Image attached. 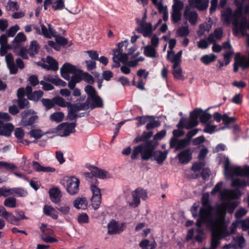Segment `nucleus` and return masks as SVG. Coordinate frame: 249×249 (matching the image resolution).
Instances as JSON below:
<instances>
[{
    "label": "nucleus",
    "instance_id": "29",
    "mask_svg": "<svg viewBox=\"0 0 249 249\" xmlns=\"http://www.w3.org/2000/svg\"><path fill=\"white\" fill-rule=\"evenodd\" d=\"M233 249H243L246 246V241L244 238L241 235H238L233 238Z\"/></svg>",
    "mask_w": 249,
    "mask_h": 249
},
{
    "label": "nucleus",
    "instance_id": "4",
    "mask_svg": "<svg viewBox=\"0 0 249 249\" xmlns=\"http://www.w3.org/2000/svg\"><path fill=\"white\" fill-rule=\"evenodd\" d=\"M128 43L124 41L119 43L118 48L113 51V60L115 63L113 67H119L120 62L125 63L128 60V54L125 53L128 46Z\"/></svg>",
    "mask_w": 249,
    "mask_h": 249
},
{
    "label": "nucleus",
    "instance_id": "49",
    "mask_svg": "<svg viewBox=\"0 0 249 249\" xmlns=\"http://www.w3.org/2000/svg\"><path fill=\"white\" fill-rule=\"evenodd\" d=\"M225 216V215L224 216V217ZM224 220H225V217L224 218V219H223V223H224V225H225V232H228L229 234L228 235V236L231 234L234 233L237 228H239L238 220H236L232 223L230 227V232H229L227 230V224L226 223Z\"/></svg>",
    "mask_w": 249,
    "mask_h": 249
},
{
    "label": "nucleus",
    "instance_id": "33",
    "mask_svg": "<svg viewBox=\"0 0 249 249\" xmlns=\"http://www.w3.org/2000/svg\"><path fill=\"white\" fill-rule=\"evenodd\" d=\"M167 59L174 64L180 65L181 59L177 57L173 51H168L167 55Z\"/></svg>",
    "mask_w": 249,
    "mask_h": 249
},
{
    "label": "nucleus",
    "instance_id": "13",
    "mask_svg": "<svg viewBox=\"0 0 249 249\" xmlns=\"http://www.w3.org/2000/svg\"><path fill=\"white\" fill-rule=\"evenodd\" d=\"M22 120L20 124L26 126L34 124L38 119V116L35 114L32 109L25 110L21 113Z\"/></svg>",
    "mask_w": 249,
    "mask_h": 249
},
{
    "label": "nucleus",
    "instance_id": "59",
    "mask_svg": "<svg viewBox=\"0 0 249 249\" xmlns=\"http://www.w3.org/2000/svg\"><path fill=\"white\" fill-rule=\"evenodd\" d=\"M85 91L87 94L89 95L90 98H91L97 94L96 92L92 86L88 85L85 88Z\"/></svg>",
    "mask_w": 249,
    "mask_h": 249
},
{
    "label": "nucleus",
    "instance_id": "30",
    "mask_svg": "<svg viewBox=\"0 0 249 249\" xmlns=\"http://www.w3.org/2000/svg\"><path fill=\"white\" fill-rule=\"evenodd\" d=\"M33 166L34 169L37 172H54L55 171V168L53 167L42 166L36 161L33 162Z\"/></svg>",
    "mask_w": 249,
    "mask_h": 249
},
{
    "label": "nucleus",
    "instance_id": "45",
    "mask_svg": "<svg viewBox=\"0 0 249 249\" xmlns=\"http://www.w3.org/2000/svg\"><path fill=\"white\" fill-rule=\"evenodd\" d=\"M209 0H199L193 6L199 10H204L207 8Z\"/></svg>",
    "mask_w": 249,
    "mask_h": 249
},
{
    "label": "nucleus",
    "instance_id": "26",
    "mask_svg": "<svg viewBox=\"0 0 249 249\" xmlns=\"http://www.w3.org/2000/svg\"><path fill=\"white\" fill-rule=\"evenodd\" d=\"M168 154V152L165 151H154V149L153 150V152L152 153V157H153L154 159L156 160V161L160 164H161L163 163L164 160L166 159L167 155Z\"/></svg>",
    "mask_w": 249,
    "mask_h": 249
},
{
    "label": "nucleus",
    "instance_id": "7",
    "mask_svg": "<svg viewBox=\"0 0 249 249\" xmlns=\"http://www.w3.org/2000/svg\"><path fill=\"white\" fill-rule=\"evenodd\" d=\"M200 110H195L190 114V118L186 122V120L184 118L180 119L179 123L177 124L178 128L185 127L187 129H189L198 124V118L199 116Z\"/></svg>",
    "mask_w": 249,
    "mask_h": 249
},
{
    "label": "nucleus",
    "instance_id": "39",
    "mask_svg": "<svg viewBox=\"0 0 249 249\" xmlns=\"http://www.w3.org/2000/svg\"><path fill=\"white\" fill-rule=\"evenodd\" d=\"M46 62L49 64V66L47 65V69L53 71H57L58 70V62L52 57L48 56L46 58Z\"/></svg>",
    "mask_w": 249,
    "mask_h": 249
},
{
    "label": "nucleus",
    "instance_id": "22",
    "mask_svg": "<svg viewBox=\"0 0 249 249\" xmlns=\"http://www.w3.org/2000/svg\"><path fill=\"white\" fill-rule=\"evenodd\" d=\"M73 205L77 209L84 210L87 209L88 203L85 197H78L73 200Z\"/></svg>",
    "mask_w": 249,
    "mask_h": 249
},
{
    "label": "nucleus",
    "instance_id": "15",
    "mask_svg": "<svg viewBox=\"0 0 249 249\" xmlns=\"http://www.w3.org/2000/svg\"><path fill=\"white\" fill-rule=\"evenodd\" d=\"M75 127L74 123H62L57 127L58 134L61 137L67 136L74 131Z\"/></svg>",
    "mask_w": 249,
    "mask_h": 249
},
{
    "label": "nucleus",
    "instance_id": "21",
    "mask_svg": "<svg viewBox=\"0 0 249 249\" xmlns=\"http://www.w3.org/2000/svg\"><path fill=\"white\" fill-rule=\"evenodd\" d=\"M50 5L54 10H61L65 8L64 0H50V2L46 5L45 4V1H44L43 7L44 9L47 10L48 6Z\"/></svg>",
    "mask_w": 249,
    "mask_h": 249
},
{
    "label": "nucleus",
    "instance_id": "62",
    "mask_svg": "<svg viewBox=\"0 0 249 249\" xmlns=\"http://www.w3.org/2000/svg\"><path fill=\"white\" fill-rule=\"evenodd\" d=\"M248 213V211L244 208H240L238 209L235 213V216L236 218H239L244 216Z\"/></svg>",
    "mask_w": 249,
    "mask_h": 249
},
{
    "label": "nucleus",
    "instance_id": "50",
    "mask_svg": "<svg viewBox=\"0 0 249 249\" xmlns=\"http://www.w3.org/2000/svg\"><path fill=\"white\" fill-rule=\"evenodd\" d=\"M62 214L68 215L71 214V207L67 205H62L56 208Z\"/></svg>",
    "mask_w": 249,
    "mask_h": 249
},
{
    "label": "nucleus",
    "instance_id": "11",
    "mask_svg": "<svg viewBox=\"0 0 249 249\" xmlns=\"http://www.w3.org/2000/svg\"><path fill=\"white\" fill-rule=\"evenodd\" d=\"M86 167L91 172L93 176L100 179H107L113 178V175L108 171L99 168L90 164H87Z\"/></svg>",
    "mask_w": 249,
    "mask_h": 249
},
{
    "label": "nucleus",
    "instance_id": "28",
    "mask_svg": "<svg viewBox=\"0 0 249 249\" xmlns=\"http://www.w3.org/2000/svg\"><path fill=\"white\" fill-rule=\"evenodd\" d=\"M14 126L11 123L3 124L0 129V135L9 137L14 130Z\"/></svg>",
    "mask_w": 249,
    "mask_h": 249
},
{
    "label": "nucleus",
    "instance_id": "12",
    "mask_svg": "<svg viewBox=\"0 0 249 249\" xmlns=\"http://www.w3.org/2000/svg\"><path fill=\"white\" fill-rule=\"evenodd\" d=\"M223 36V31L221 28H218L214 31L213 34H211L208 37V40L210 43H213V46L212 50L213 52L218 53L221 49L222 47L216 44L215 42L217 40H220Z\"/></svg>",
    "mask_w": 249,
    "mask_h": 249
},
{
    "label": "nucleus",
    "instance_id": "34",
    "mask_svg": "<svg viewBox=\"0 0 249 249\" xmlns=\"http://www.w3.org/2000/svg\"><path fill=\"white\" fill-rule=\"evenodd\" d=\"M189 143V140H188L187 138L181 140H178V139L174 145H170V147H175L176 150H178L188 145Z\"/></svg>",
    "mask_w": 249,
    "mask_h": 249
},
{
    "label": "nucleus",
    "instance_id": "2",
    "mask_svg": "<svg viewBox=\"0 0 249 249\" xmlns=\"http://www.w3.org/2000/svg\"><path fill=\"white\" fill-rule=\"evenodd\" d=\"M224 174L226 178H233L237 176L240 177L232 179L231 186L233 187H244L249 186V166L241 168L237 166H230L228 158L224 157Z\"/></svg>",
    "mask_w": 249,
    "mask_h": 249
},
{
    "label": "nucleus",
    "instance_id": "19",
    "mask_svg": "<svg viewBox=\"0 0 249 249\" xmlns=\"http://www.w3.org/2000/svg\"><path fill=\"white\" fill-rule=\"evenodd\" d=\"M124 226L123 223H119L112 220L107 224V232L109 234L120 233L123 231Z\"/></svg>",
    "mask_w": 249,
    "mask_h": 249
},
{
    "label": "nucleus",
    "instance_id": "46",
    "mask_svg": "<svg viewBox=\"0 0 249 249\" xmlns=\"http://www.w3.org/2000/svg\"><path fill=\"white\" fill-rule=\"evenodd\" d=\"M216 59V56L213 54H210L203 55L201 58V61L205 65H208L211 62H213Z\"/></svg>",
    "mask_w": 249,
    "mask_h": 249
},
{
    "label": "nucleus",
    "instance_id": "9",
    "mask_svg": "<svg viewBox=\"0 0 249 249\" xmlns=\"http://www.w3.org/2000/svg\"><path fill=\"white\" fill-rule=\"evenodd\" d=\"M33 27L37 34L42 35L46 38H51L53 36H55L56 31L50 24H47V26L40 24L39 27L33 25Z\"/></svg>",
    "mask_w": 249,
    "mask_h": 249
},
{
    "label": "nucleus",
    "instance_id": "5",
    "mask_svg": "<svg viewBox=\"0 0 249 249\" xmlns=\"http://www.w3.org/2000/svg\"><path fill=\"white\" fill-rule=\"evenodd\" d=\"M60 183L65 187L67 192L71 196L76 195L79 191L80 180L75 177H65L61 180Z\"/></svg>",
    "mask_w": 249,
    "mask_h": 249
},
{
    "label": "nucleus",
    "instance_id": "20",
    "mask_svg": "<svg viewBox=\"0 0 249 249\" xmlns=\"http://www.w3.org/2000/svg\"><path fill=\"white\" fill-rule=\"evenodd\" d=\"M26 96L30 100L37 101L39 100L43 94V92L41 90H36L32 93V88L28 86L26 88Z\"/></svg>",
    "mask_w": 249,
    "mask_h": 249
},
{
    "label": "nucleus",
    "instance_id": "17",
    "mask_svg": "<svg viewBox=\"0 0 249 249\" xmlns=\"http://www.w3.org/2000/svg\"><path fill=\"white\" fill-rule=\"evenodd\" d=\"M184 17L192 25H195L197 23L198 15L190 6H187L185 7Z\"/></svg>",
    "mask_w": 249,
    "mask_h": 249
},
{
    "label": "nucleus",
    "instance_id": "63",
    "mask_svg": "<svg viewBox=\"0 0 249 249\" xmlns=\"http://www.w3.org/2000/svg\"><path fill=\"white\" fill-rule=\"evenodd\" d=\"M210 44L208 39H203L197 42V46L200 49H205L208 47Z\"/></svg>",
    "mask_w": 249,
    "mask_h": 249
},
{
    "label": "nucleus",
    "instance_id": "23",
    "mask_svg": "<svg viewBox=\"0 0 249 249\" xmlns=\"http://www.w3.org/2000/svg\"><path fill=\"white\" fill-rule=\"evenodd\" d=\"M49 193L50 198L53 203H57L60 202L62 195L60 189L58 187L51 188Z\"/></svg>",
    "mask_w": 249,
    "mask_h": 249
},
{
    "label": "nucleus",
    "instance_id": "48",
    "mask_svg": "<svg viewBox=\"0 0 249 249\" xmlns=\"http://www.w3.org/2000/svg\"><path fill=\"white\" fill-rule=\"evenodd\" d=\"M39 49V45L36 41H33L31 42L29 50V53L30 55H34L37 53Z\"/></svg>",
    "mask_w": 249,
    "mask_h": 249
},
{
    "label": "nucleus",
    "instance_id": "8",
    "mask_svg": "<svg viewBox=\"0 0 249 249\" xmlns=\"http://www.w3.org/2000/svg\"><path fill=\"white\" fill-rule=\"evenodd\" d=\"M132 199H128L127 203L129 206L133 208L137 207L140 203V198L145 200L147 198V194L145 190L138 188L131 193Z\"/></svg>",
    "mask_w": 249,
    "mask_h": 249
},
{
    "label": "nucleus",
    "instance_id": "43",
    "mask_svg": "<svg viewBox=\"0 0 249 249\" xmlns=\"http://www.w3.org/2000/svg\"><path fill=\"white\" fill-rule=\"evenodd\" d=\"M184 134V132L180 129L175 130L173 131V137L171 138L170 142V145H174L178 138Z\"/></svg>",
    "mask_w": 249,
    "mask_h": 249
},
{
    "label": "nucleus",
    "instance_id": "40",
    "mask_svg": "<svg viewBox=\"0 0 249 249\" xmlns=\"http://www.w3.org/2000/svg\"><path fill=\"white\" fill-rule=\"evenodd\" d=\"M144 54L147 57L155 58L157 57L155 48L151 45H147L144 48Z\"/></svg>",
    "mask_w": 249,
    "mask_h": 249
},
{
    "label": "nucleus",
    "instance_id": "35",
    "mask_svg": "<svg viewBox=\"0 0 249 249\" xmlns=\"http://www.w3.org/2000/svg\"><path fill=\"white\" fill-rule=\"evenodd\" d=\"M65 117V115L62 112H55L50 115V120L52 122L59 123L62 122Z\"/></svg>",
    "mask_w": 249,
    "mask_h": 249
},
{
    "label": "nucleus",
    "instance_id": "61",
    "mask_svg": "<svg viewBox=\"0 0 249 249\" xmlns=\"http://www.w3.org/2000/svg\"><path fill=\"white\" fill-rule=\"evenodd\" d=\"M217 126L215 125H211L207 124L204 128V132L209 134H212L214 132L217 131L216 129Z\"/></svg>",
    "mask_w": 249,
    "mask_h": 249
},
{
    "label": "nucleus",
    "instance_id": "37",
    "mask_svg": "<svg viewBox=\"0 0 249 249\" xmlns=\"http://www.w3.org/2000/svg\"><path fill=\"white\" fill-rule=\"evenodd\" d=\"M66 107L68 108V118L70 120L74 119L76 117L77 110L76 106L70 102Z\"/></svg>",
    "mask_w": 249,
    "mask_h": 249
},
{
    "label": "nucleus",
    "instance_id": "27",
    "mask_svg": "<svg viewBox=\"0 0 249 249\" xmlns=\"http://www.w3.org/2000/svg\"><path fill=\"white\" fill-rule=\"evenodd\" d=\"M5 60L7 67L10 69L11 74H15L17 73L18 69L16 67L14 58L12 54L9 53L6 55Z\"/></svg>",
    "mask_w": 249,
    "mask_h": 249
},
{
    "label": "nucleus",
    "instance_id": "52",
    "mask_svg": "<svg viewBox=\"0 0 249 249\" xmlns=\"http://www.w3.org/2000/svg\"><path fill=\"white\" fill-rule=\"evenodd\" d=\"M77 221L79 224H87L89 222V217L85 213H80L77 216Z\"/></svg>",
    "mask_w": 249,
    "mask_h": 249
},
{
    "label": "nucleus",
    "instance_id": "1",
    "mask_svg": "<svg viewBox=\"0 0 249 249\" xmlns=\"http://www.w3.org/2000/svg\"><path fill=\"white\" fill-rule=\"evenodd\" d=\"M216 193L219 194L220 199L222 202L220 204L217 203L212 208L210 206L209 202V195L204 194L202 197L203 206L200 208L199 213V219L197 220V225L199 226L203 222L213 220L217 214L218 207L222 206L225 212V215L226 212L232 213L235 209L239 204V202L235 199H239L241 196V192L238 189L230 190L223 187V182L217 183L211 192L212 195Z\"/></svg>",
    "mask_w": 249,
    "mask_h": 249
},
{
    "label": "nucleus",
    "instance_id": "38",
    "mask_svg": "<svg viewBox=\"0 0 249 249\" xmlns=\"http://www.w3.org/2000/svg\"><path fill=\"white\" fill-rule=\"evenodd\" d=\"M140 246L142 249H153L156 246L154 241H149L145 239L140 243Z\"/></svg>",
    "mask_w": 249,
    "mask_h": 249
},
{
    "label": "nucleus",
    "instance_id": "31",
    "mask_svg": "<svg viewBox=\"0 0 249 249\" xmlns=\"http://www.w3.org/2000/svg\"><path fill=\"white\" fill-rule=\"evenodd\" d=\"M26 40V36L23 33H18L13 41V47L15 48L20 46V44L25 42Z\"/></svg>",
    "mask_w": 249,
    "mask_h": 249
},
{
    "label": "nucleus",
    "instance_id": "14",
    "mask_svg": "<svg viewBox=\"0 0 249 249\" xmlns=\"http://www.w3.org/2000/svg\"><path fill=\"white\" fill-rule=\"evenodd\" d=\"M184 7L183 2L181 1H174L172 5V11L171 13V18L173 22H178L181 17V10Z\"/></svg>",
    "mask_w": 249,
    "mask_h": 249
},
{
    "label": "nucleus",
    "instance_id": "47",
    "mask_svg": "<svg viewBox=\"0 0 249 249\" xmlns=\"http://www.w3.org/2000/svg\"><path fill=\"white\" fill-rule=\"evenodd\" d=\"M172 73L175 78L180 79L182 78V70L180 67V65L174 64L173 65Z\"/></svg>",
    "mask_w": 249,
    "mask_h": 249
},
{
    "label": "nucleus",
    "instance_id": "42",
    "mask_svg": "<svg viewBox=\"0 0 249 249\" xmlns=\"http://www.w3.org/2000/svg\"><path fill=\"white\" fill-rule=\"evenodd\" d=\"M11 193V196L14 195L18 197H25L28 194L27 191L20 188H12Z\"/></svg>",
    "mask_w": 249,
    "mask_h": 249
},
{
    "label": "nucleus",
    "instance_id": "3",
    "mask_svg": "<svg viewBox=\"0 0 249 249\" xmlns=\"http://www.w3.org/2000/svg\"><path fill=\"white\" fill-rule=\"evenodd\" d=\"M155 148L149 142L138 145L133 148L131 158L133 160L137 159L141 156L142 160H148L152 157Z\"/></svg>",
    "mask_w": 249,
    "mask_h": 249
},
{
    "label": "nucleus",
    "instance_id": "64",
    "mask_svg": "<svg viewBox=\"0 0 249 249\" xmlns=\"http://www.w3.org/2000/svg\"><path fill=\"white\" fill-rule=\"evenodd\" d=\"M233 51L232 50H229L226 53L224 54V59L225 65H227L230 62V58L232 55Z\"/></svg>",
    "mask_w": 249,
    "mask_h": 249
},
{
    "label": "nucleus",
    "instance_id": "41",
    "mask_svg": "<svg viewBox=\"0 0 249 249\" xmlns=\"http://www.w3.org/2000/svg\"><path fill=\"white\" fill-rule=\"evenodd\" d=\"M14 52L18 55L21 56L23 58H28V54L29 53V51H28L25 48L23 47H17L13 48Z\"/></svg>",
    "mask_w": 249,
    "mask_h": 249
},
{
    "label": "nucleus",
    "instance_id": "56",
    "mask_svg": "<svg viewBox=\"0 0 249 249\" xmlns=\"http://www.w3.org/2000/svg\"><path fill=\"white\" fill-rule=\"evenodd\" d=\"M211 28V25L209 23L202 24L199 25V30L198 34L199 35H203L205 31L209 32Z\"/></svg>",
    "mask_w": 249,
    "mask_h": 249
},
{
    "label": "nucleus",
    "instance_id": "53",
    "mask_svg": "<svg viewBox=\"0 0 249 249\" xmlns=\"http://www.w3.org/2000/svg\"><path fill=\"white\" fill-rule=\"evenodd\" d=\"M29 134L31 137L34 138L35 139H38L42 137L44 135V133L40 129H34L30 131Z\"/></svg>",
    "mask_w": 249,
    "mask_h": 249
},
{
    "label": "nucleus",
    "instance_id": "58",
    "mask_svg": "<svg viewBox=\"0 0 249 249\" xmlns=\"http://www.w3.org/2000/svg\"><path fill=\"white\" fill-rule=\"evenodd\" d=\"M4 205L9 208H15L16 207V199L14 197L6 198L4 201Z\"/></svg>",
    "mask_w": 249,
    "mask_h": 249
},
{
    "label": "nucleus",
    "instance_id": "24",
    "mask_svg": "<svg viewBox=\"0 0 249 249\" xmlns=\"http://www.w3.org/2000/svg\"><path fill=\"white\" fill-rule=\"evenodd\" d=\"M43 81L50 82L56 86H59L61 87H65L67 85V83L65 82L60 79L57 76L53 75H47L45 76L44 77Z\"/></svg>",
    "mask_w": 249,
    "mask_h": 249
},
{
    "label": "nucleus",
    "instance_id": "36",
    "mask_svg": "<svg viewBox=\"0 0 249 249\" xmlns=\"http://www.w3.org/2000/svg\"><path fill=\"white\" fill-rule=\"evenodd\" d=\"M77 77L79 79L80 81L81 80H83L89 84H92L94 82L93 78L91 75L88 73L84 72L81 70H80V72L78 74Z\"/></svg>",
    "mask_w": 249,
    "mask_h": 249
},
{
    "label": "nucleus",
    "instance_id": "6",
    "mask_svg": "<svg viewBox=\"0 0 249 249\" xmlns=\"http://www.w3.org/2000/svg\"><path fill=\"white\" fill-rule=\"evenodd\" d=\"M79 72V69L69 63H65L60 68L62 77L67 80H70L71 77H77Z\"/></svg>",
    "mask_w": 249,
    "mask_h": 249
},
{
    "label": "nucleus",
    "instance_id": "44",
    "mask_svg": "<svg viewBox=\"0 0 249 249\" xmlns=\"http://www.w3.org/2000/svg\"><path fill=\"white\" fill-rule=\"evenodd\" d=\"M53 101L54 103V106L55 105L62 107H65L68 106L70 102H67L64 99L60 96H56L53 98Z\"/></svg>",
    "mask_w": 249,
    "mask_h": 249
},
{
    "label": "nucleus",
    "instance_id": "25",
    "mask_svg": "<svg viewBox=\"0 0 249 249\" xmlns=\"http://www.w3.org/2000/svg\"><path fill=\"white\" fill-rule=\"evenodd\" d=\"M191 155L192 153L190 149L182 151L178 155L179 161L181 163H188L192 158Z\"/></svg>",
    "mask_w": 249,
    "mask_h": 249
},
{
    "label": "nucleus",
    "instance_id": "32",
    "mask_svg": "<svg viewBox=\"0 0 249 249\" xmlns=\"http://www.w3.org/2000/svg\"><path fill=\"white\" fill-rule=\"evenodd\" d=\"M44 213L54 219H57L58 217L57 212L53 207L45 205L44 207Z\"/></svg>",
    "mask_w": 249,
    "mask_h": 249
},
{
    "label": "nucleus",
    "instance_id": "10",
    "mask_svg": "<svg viewBox=\"0 0 249 249\" xmlns=\"http://www.w3.org/2000/svg\"><path fill=\"white\" fill-rule=\"evenodd\" d=\"M92 196L90 198L91 205L94 210L98 209L102 202V195L100 189L96 185H90Z\"/></svg>",
    "mask_w": 249,
    "mask_h": 249
},
{
    "label": "nucleus",
    "instance_id": "51",
    "mask_svg": "<svg viewBox=\"0 0 249 249\" xmlns=\"http://www.w3.org/2000/svg\"><path fill=\"white\" fill-rule=\"evenodd\" d=\"M92 107H103V101L102 99L96 94L91 98Z\"/></svg>",
    "mask_w": 249,
    "mask_h": 249
},
{
    "label": "nucleus",
    "instance_id": "54",
    "mask_svg": "<svg viewBox=\"0 0 249 249\" xmlns=\"http://www.w3.org/2000/svg\"><path fill=\"white\" fill-rule=\"evenodd\" d=\"M41 102L43 106L47 109H49L54 107V103L53 101V98L50 99H42Z\"/></svg>",
    "mask_w": 249,
    "mask_h": 249
},
{
    "label": "nucleus",
    "instance_id": "60",
    "mask_svg": "<svg viewBox=\"0 0 249 249\" xmlns=\"http://www.w3.org/2000/svg\"><path fill=\"white\" fill-rule=\"evenodd\" d=\"M41 238L46 243H53L58 241L56 238L53 236L48 235L47 233L41 235Z\"/></svg>",
    "mask_w": 249,
    "mask_h": 249
},
{
    "label": "nucleus",
    "instance_id": "55",
    "mask_svg": "<svg viewBox=\"0 0 249 249\" xmlns=\"http://www.w3.org/2000/svg\"><path fill=\"white\" fill-rule=\"evenodd\" d=\"M6 8L8 11H14L19 9V6L17 2L9 1L7 3Z\"/></svg>",
    "mask_w": 249,
    "mask_h": 249
},
{
    "label": "nucleus",
    "instance_id": "18",
    "mask_svg": "<svg viewBox=\"0 0 249 249\" xmlns=\"http://www.w3.org/2000/svg\"><path fill=\"white\" fill-rule=\"evenodd\" d=\"M0 216L13 225H19V218H17L13 213L8 212L3 206H0Z\"/></svg>",
    "mask_w": 249,
    "mask_h": 249
},
{
    "label": "nucleus",
    "instance_id": "57",
    "mask_svg": "<svg viewBox=\"0 0 249 249\" xmlns=\"http://www.w3.org/2000/svg\"><path fill=\"white\" fill-rule=\"evenodd\" d=\"M19 29V27L18 25H15L11 27L6 32L7 36L9 37H13Z\"/></svg>",
    "mask_w": 249,
    "mask_h": 249
},
{
    "label": "nucleus",
    "instance_id": "16",
    "mask_svg": "<svg viewBox=\"0 0 249 249\" xmlns=\"http://www.w3.org/2000/svg\"><path fill=\"white\" fill-rule=\"evenodd\" d=\"M139 27L137 31L142 33L144 37L150 36L153 33L152 26L150 23H147L145 21V17L139 23Z\"/></svg>",
    "mask_w": 249,
    "mask_h": 249
}]
</instances>
